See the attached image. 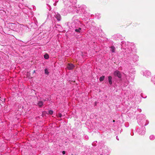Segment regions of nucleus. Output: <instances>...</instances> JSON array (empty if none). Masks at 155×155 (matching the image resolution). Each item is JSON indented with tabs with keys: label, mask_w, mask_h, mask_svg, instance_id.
<instances>
[{
	"label": "nucleus",
	"mask_w": 155,
	"mask_h": 155,
	"mask_svg": "<svg viewBox=\"0 0 155 155\" xmlns=\"http://www.w3.org/2000/svg\"><path fill=\"white\" fill-rule=\"evenodd\" d=\"M155 138V136L153 135H151L150 136V140H153Z\"/></svg>",
	"instance_id": "obj_18"
},
{
	"label": "nucleus",
	"mask_w": 155,
	"mask_h": 155,
	"mask_svg": "<svg viewBox=\"0 0 155 155\" xmlns=\"http://www.w3.org/2000/svg\"><path fill=\"white\" fill-rule=\"evenodd\" d=\"M35 73V70H34L33 71V73L34 74Z\"/></svg>",
	"instance_id": "obj_30"
},
{
	"label": "nucleus",
	"mask_w": 155,
	"mask_h": 155,
	"mask_svg": "<svg viewBox=\"0 0 155 155\" xmlns=\"http://www.w3.org/2000/svg\"><path fill=\"white\" fill-rule=\"evenodd\" d=\"M143 75L147 77L150 76L151 74L150 72L148 70L145 71L143 72Z\"/></svg>",
	"instance_id": "obj_5"
},
{
	"label": "nucleus",
	"mask_w": 155,
	"mask_h": 155,
	"mask_svg": "<svg viewBox=\"0 0 155 155\" xmlns=\"http://www.w3.org/2000/svg\"><path fill=\"white\" fill-rule=\"evenodd\" d=\"M83 8L85 9L86 8V7L85 5H84L83 6Z\"/></svg>",
	"instance_id": "obj_29"
},
{
	"label": "nucleus",
	"mask_w": 155,
	"mask_h": 155,
	"mask_svg": "<svg viewBox=\"0 0 155 155\" xmlns=\"http://www.w3.org/2000/svg\"><path fill=\"white\" fill-rule=\"evenodd\" d=\"M151 81L153 84H155V76L152 77Z\"/></svg>",
	"instance_id": "obj_17"
},
{
	"label": "nucleus",
	"mask_w": 155,
	"mask_h": 155,
	"mask_svg": "<svg viewBox=\"0 0 155 155\" xmlns=\"http://www.w3.org/2000/svg\"><path fill=\"white\" fill-rule=\"evenodd\" d=\"M97 143V141H94L92 143V145L93 146H95L96 145V144Z\"/></svg>",
	"instance_id": "obj_21"
},
{
	"label": "nucleus",
	"mask_w": 155,
	"mask_h": 155,
	"mask_svg": "<svg viewBox=\"0 0 155 155\" xmlns=\"http://www.w3.org/2000/svg\"><path fill=\"white\" fill-rule=\"evenodd\" d=\"M130 52H128V53H130V57H131L132 55V49L130 48V50H129V51H130Z\"/></svg>",
	"instance_id": "obj_19"
},
{
	"label": "nucleus",
	"mask_w": 155,
	"mask_h": 155,
	"mask_svg": "<svg viewBox=\"0 0 155 155\" xmlns=\"http://www.w3.org/2000/svg\"><path fill=\"white\" fill-rule=\"evenodd\" d=\"M47 8L49 10V11H50L51 9V6L49 5H48Z\"/></svg>",
	"instance_id": "obj_22"
},
{
	"label": "nucleus",
	"mask_w": 155,
	"mask_h": 155,
	"mask_svg": "<svg viewBox=\"0 0 155 155\" xmlns=\"http://www.w3.org/2000/svg\"><path fill=\"white\" fill-rule=\"evenodd\" d=\"M108 82L110 85H111L112 84V77L111 76H109L108 77Z\"/></svg>",
	"instance_id": "obj_11"
},
{
	"label": "nucleus",
	"mask_w": 155,
	"mask_h": 155,
	"mask_svg": "<svg viewBox=\"0 0 155 155\" xmlns=\"http://www.w3.org/2000/svg\"><path fill=\"white\" fill-rule=\"evenodd\" d=\"M47 101H48L49 100V98H47Z\"/></svg>",
	"instance_id": "obj_32"
},
{
	"label": "nucleus",
	"mask_w": 155,
	"mask_h": 155,
	"mask_svg": "<svg viewBox=\"0 0 155 155\" xmlns=\"http://www.w3.org/2000/svg\"><path fill=\"white\" fill-rule=\"evenodd\" d=\"M143 130L141 131L140 129H137V130L139 134L141 135H143L145 134V127L143 128Z\"/></svg>",
	"instance_id": "obj_4"
},
{
	"label": "nucleus",
	"mask_w": 155,
	"mask_h": 155,
	"mask_svg": "<svg viewBox=\"0 0 155 155\" xmlns=\"http://www.w3.org/2000/svg\"><path fill=\"white\" fill-rule=\"evenodd\" d=\"M133 60L134 61H136L138 60V57L137 55H134L133 56Z\"/></svg>",
	"instance_id": "obj_9"
},
{
	"label": "nucleus",
	"mask_w": 155,
	"mask_h": 155,
	"mask_svg": "<svg viewBox=\"0 0 155 155\" xmlns=\"http://www.w3.org/2000/svg\"><path fill=\"white\" fill-rule=\"evenodd\" d=\"M74 65L71 63H69L68 65L67 68L70 70H72L74 67Z\"/></svg>",
	"instance_id": "obj_6"
},
{
	"label": "nucleus",
	"mask_w": 155,
	"mask_h": 155,
	"mask_svg": "<svg viewBox=\"0 0 155 155\" xmlns=\"http://www.w3.org/2000/svg\"><path fill=\"white\" fill-rule=\"evenodd\" d=\"M115 120H113V122H115Z\"/></svg>",
	"instance_id": "obj_34"
},
{
	"label": "nucleus",
	"mask_w": 155,
	"mask_h": 155,
	"mask_svg": "<svg viewBox=\"0 0 155 155\" xmlns=\"http://www.w3.org/2000/svg\"><path fill=\"white\" fill-rule=\"evenodd\" d=\"M61 14L63 15H67V13L65 9H62L61 11Z\"/></svg>",
	"instance_id": "obj_13"
},
{
	"label": "nucleus",
	"mask_w": 155,
	"mask_h": 155,
	"mask_svg": "<svg viewBox=\"0 0 155 155\" xmlns=\"http://www.w3.org/2000/svg\"><path fill=\"white\" fill-rule=\"evenodd\" d=\"M43 104L44 102L41 101H39L37 103V105L39 107H41L43 105Z\"/></svg>",
	"instance_id": "obj_10"
},
{
	"label": "nucleus",
	"mask_w": 155,
	"mask_h": 155,
	"mask_svg": "<svg viewBox=\"0 0 155 155\" xmlns=\"http://www.w3.org/2000/svg\"><path fill=\"white\" fill-rule=\"evenodd\" d=\"M62 153L63 154H64L65 153V152L64 151H63L62 152Z\"/></svg>",
	"instance_id": "obj_25"
},
{
	"label": "nucleus",
	"mask_w": 155,
	"mask_h": 155,
	"mask_svg": "<svg viewBox=\"0 0 155 155\" xmlns=\"http://www.w3.org/2000/svg\"><path fill=\"white\" fill-rule=\"evenodd\" d=\"M85 138L87 139V140H88V137L87 136H86L85 137Z\"/></svg>",
	"instance_id": "obj_26"
},
{
	"label": "nucleus",
	"mask_w": 155,
	"mask_h": 155,
	"mask_svg": "<svg viewBox=\"0 0 155 155\" xmlns=\"http://www.w3.org/2000/svg\"><path fill=\"white\" fill-rule=\"evenodd\" d=\"M110 51L112 52V53H114L115 52V48L114 46H111L110 47Z\"/></svg>",
	"instance_id": "obj_12"
},
{
	"label": "nucleus",
	"mask_w": 155,
	"mask_h": 155,
	"mask_svg": "<svg viewBox=\"0 0 155 155\" xmlns=\"http://www.w3.org/2000/svg\"><path fill=\"white\" fill-rule=\"evenodd\" d=\"M114 75L115 77H117L119 78L122 77V74L121 72L118 70H116L114 72Z\"/></svg>",
	"instance_id": "obj_3"
},
{
	"label": "nucleus",
	"mask_w": 155,
	"mask_h": 155,
	"mask_svg": "<svg viewBox=\"0 0 155 155\" xmlns=\"http://www.w3.org/2000/svg\"><path fill=\"white\" fill-rule=\"evenodd\" d=\"M72 20L71 26L73 28H78L79 26L82 25L80 21L76 16H74Z\"/></svg>",
	"instance_id": "obj_1"
},
{
	"label": "nucleus",
	"mask_w": 155,
	"mask_h": 155,
	"mask_svg": "<svg viewBox=\"0 0 155 155\" xmlns=\"http://www.w3.org/2000/svg\"><path fill=\"white\" fill-rule=\"evenodd\" d=\"M55 18L57 19V20L58 21H60L61 20V15L60 14L57 13H55Z\"/></svg>",
	"instance_id": "obj_7"
},
{
	"label": "nucleus",
	"mask_w": 155,
	"mask_h": 155,
	"mask_svg": "<svg viewBox=\"0 0 155 155\" xmlns=\"http://www.w3.org/2000/svg\"><path fill=\"white\" fill-rule=\"evenodd\" d=\"M104 78L105 76H102L99 79L100 81L101 82L103 81L104 80Z\"/></svg>",
	"instance_id": "obj_15"
},
{
	"label": "nucleus",
	"mask_w": 155,
	"mask_h": 155,
	"mask_svg": "<svg viewBox=\"0 0 155 155\" xmlns=\"http://www.w3.org/2000/svg\"><path fill=\"white\" fill-rule=\"evenodd\" d=\"M141 96L142 97H143V98H146L147 97L146 96H143V94H141Z\"/></svg>",
	"instance_id": "obj_24"
},
{
	"label": "nucleus",
	"mask_w": 155,
	"mask_h": 155,
	"mask_svg": "<svg viewBox=\"0 0 155 155\" xmlns=\"http://www.w3.org/2000/svg\"><path fill=\"white\" fill-rule=\"evenodd\" d=\"M43 101H44V102H45V101H47V100H46V99H44V100H43Z\"/></svg>",
	"instance_id": "obj_31"
},
{
	"label": "nucleus",
	"mask_w": 155,
	"mask_h": 155,
	"mask_svg": "<svg viewBox=\"0 0 155 155\" xmlns=\"http://www.w3.org/2000/svg\"><path fill=\"white\" fill-rule=\"evenodd\" d=\"M116 139L117 140H119V138L118 137V136H117V137H116Z\"/></svg>",
	"instance_id": "obj_28"
},
{
	"label": "nucleus",
	"mask_w": 155,
	"mask_h": 155,
	"mask_svg": "<svg viewBox=\"0 0 155 155\" xmlns=\"http://www.w3.org/2000/svg\"><path fill=\"white\" fill-rule=\"evenodd\" d=\"M62 115L61 114L59 113L58 114V117H62Z\"/></svg>",
	"instance_id": "obj_23"
},
{
	"label": "nucleus",
	"mask_w": 155,
	"mask_h": 155,
	"mask_svg": "<svg viewBox=\"0 0 155 155\" xmlns=\"http://www.w3.org/2000/svg\"><path fill=\"white\" fill-rule=\"evenodd\" d=\"M133 134H134L133 133V134H131V133H130V134L131 135H133Z\"/></svg>",
	"instance_id": "obj_33"
},
{
	"label": "nucleus",
	"mask_w": 155,
	"mask_h": 155,
	"mask_svg": "<svg viewBox=\"0 0 155 155\" xmlns=\"http://www.w3.org/2000/svg\"><path fill=\"white\" fill-rule=\"evenodd\" d=\"M102 155V154H101V155Z\"/></svg>",
	"instance_id": "obj_35"
},
{
	"label": "nucleus",
	"mask_w": 155,
	"mask_h": 155,
	"mask_svg": "<svg viewBox=\"0 0 155 155\" xmlns=\"http://www.w3.org/2000/svg\"><path fill=\"white\" fill-rule=\"evenodd\" d=\"M82 25H80V26H79L78 28H75V32H76L80 33L81 29V27H82Z\"/></svg>",
	"instance_id": "obj_8"
},
{
	"label": "nucleus",
	"mask_w": 155,
	"mask_h": 155,
	"mask_svg": "<svg viewBox=\"0 0 155 155\" xmlns=\"http://www.w3.org/2000/svg\"><path fill=\"white\" fill-rule=\"evenodd\" d=\"M48 113L49 114L52 115L53 113V111L51 110H50L48 111Z\"/></svg>",
	"instance_id": "obj_20"
},
{
	"label": "nucleus",
	"mask_w": 155,
	"mask_h": 155,
	"mask_svg": "<svg viewBox=\"0 0 155 155\" xmlns=\"http://www.w3.org/2000/svg\"><path fill=\"white\" fill-rule=\"evenodd\" d=\"M45 73L46 75H48L49 73V72L48 71V69L46 68H45Z\"/></svg>",
	"instance_id": "obj_16"
},
{
	"label": "nucleus",
	"mask_w": 155,
	"mask_h": 155,
	"mask_svg": "<svg viewBox=\"0 0 155 155\" xmlns=\"http://www.w3.org/2000/svg\"><path fill=\"white\" fill-rule=\"evenodd\" d=\"M74 2L75 4L77 2V1L76 0H74Z\"/></svg>",
	"instance_id": "obj_27"
},
{
	"label": "nucleus",
	"mask_w": 155,
	"mask_h": 155,
	"mask_svg": "<svg viewBox=\"0 0 155 155\" xmlns=\"http://www.w3.org/2000/svg\"><path fill=\"white\" fill-rule=\"evenodd\" d=\"M138 123L139 124L140 126L141 127H143V126H146L149 124V121L144 118L141 120L140 121L138 120Z\"/></svg>",
	"instance_id": "obj_2"
},
{
	"label": "nucleus",
	"mask_w": 155,
	"mask_h": 155,
	"mask_svg": "<svg viewBox=\"0 0 155 155\" xmlns=\"http://www.w3.org/2000/svg\"><path fill=\"white\" fill-rule=\"evenodd\" d=\"M44 58L46 59H48L49 58V55L47 54H46L44 55Z\"/></svg>",
	"instance_id": "obj_14"
}]
</instances>
